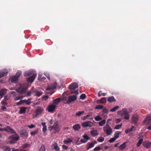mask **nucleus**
<instances>
[{
  "instance_id": "nucleus-29",
  "label": "nucleus",
  "mask_w": 151,
  "mask_h": 151,
  "mask_svg": "<svg viewBox=\"0 0 151 151\" xmlns=\"http://www.w3.org/2000/svg\"><path fill=\"white\" fill-rule=\"evenodd\" d=\"M126 142H124L119 147V149L122 150L124 149L126 147Z\"/></svg>"
},
{
  "instance_id": "nucleus-14",
  "label": "nucleus",
  "mask_w": 151,
  "mask_h": 151,
  "mask_svg": "<svg viewBox=\"0 0 151 151\" xmlns=\"http://www.w3.org/2000/svg\"><path fill=\"white\" fill-rule=\"evenodd\" d=\"M5 131L7 132L12 133H14L15 132V131L9 127H7L4 128Z\"/></svg>"
},
{
  "instance_id": "nucleus-54",
  "label": "nucleus",
  "mask_w": 151,
  "mask_h": 151,
  "mask_svg": "<svg viewBox=\"0 0 151 151\" xmlns=\"http://www.w3.org/2000/svg\"><path fill=\"white\" fill-rule=\"evenodd\" d=\"M101 150V147H95L94 149V150L96 151H97L98 150Z\"/></svg>"
},
{
  "instance_id": "nucleus-31",
  "label": "nucleus",
  "mask_w": 151,
  "mask_h": 151,
  "mask_svg": "<svg viewBox=\"0 0 151 151\" xmlns=\"http://www.w3.org/2000/svg\"><path fill=\"white\" fill-rule=\"evenodd\" d=\"M106 121L105 120H103L99 123V125L101 126H104L106 123Z\"/></svg>"
},
{
  "instance_id": "nucleus-60",
  "label": "nucleus",
  "mask_w": 151,
  "mask_h": 151,
  "mask_svg": "<svg viewBox=\"0 0 151 151\" xmlns=\"http://www.w3.org/2000/svg\"><path fill=\"white\" fill-rule=\"evenodd\" d=\"M80 141L83 143H85L87 142L86 140H85L84 139H81Z\"/></svg>"
},
{
  "instance_id": "nucleus-13",
  "label": "nucleus",
  "mask_w": 151,
  "mask_h": 151,
  "mask_svg": "<svg viewBox=\"0 0 151 151\" xmlns=\"http://www.w3.org/2000/svg\"><path fill=\"white\" fill-rule=\"evenodd\" d=\"M76 99L77 97L76 96H69L68 99V103H69L75 100Z\"/></svg>"
},
{
  "instance_id": "nucleus-56",
  "label": "nucleus",
  "mask_w": 151,
  "mask_h": 151,
  "mask_svg": "<svg viewBox=\"0 0 151 151\" xmlns=\"http://www.w3.org/2000/svg\"><path fill=\"white\" fill-rule=\"evenodd\" d=\"M116 139L114 137L111 138L110 140H109V142L111 143L114 142Z\"/></svg>"
},
{
  "instance_id": "nucleus-46",
  "label": "nucleus",
  "mask_w": 151,
  "mask_h": 151,
  "mask_svg": "<svg viewBox=\"0 0 151 151\" xmlns=\"http://www.w3.org/2000/svg\"><path fill=\"white\" fill-rule=\"evenodd\" d=\"M104 140V137H100L98 138L97 139V140L100 142H103Z\"/></svg>"
},
{
  "instance_id": "nucleus-39",
  "label": "nucleus",
  "mask_w": 151,
  "mask_h": 151,
  "mask_svg": "<svg viewBox=\"0 0 151 151\" xmlns=\"http://www.w3.org/2000/svg\"><path fill=\"white\" fill-rule=\"evenodd\" d=\"M121 132H116L114 135V137L116 139H117L119 137V135L120 134Z\"/></svg>"
},
{
  "instance_id": "nucleus-55",
  "label": "nucleus",
  "mask_w": 151,
  "mask_h": 151,
  "mask_svg": "<svg viewBox=\"0 0 151 151\" xmlns=\"http://www.w3.org/2000/svg\"><path fill=\"white\" fill-rule=\"evenodd\" d=\"M1 104L3 105H5L7 104V103L6 100H5L2 101L1 102Z\"/></svg>"
},
{
  "instance_id": "nucleus-59",
  "label": "nucleus",
  "mask_w": 151,
  "mask_h": 151,
  "mask_svg": "<svg viewBox=\"0 0 151 151\" xmlns=\"http://www.w3.org/2000/svg\"><path fill=\"white\" fill-rule=\"evenodd\" d=\"M11 93L13 96H16V92L15 91H12L11 92Z\"/></svg>"
},
{
  "instance_id": "nucleus-26",
  "label": "nucleus",
  "mask_w": 151,
  "mask_h": 151,
  "mask_svg": "<svg viewBox=\"0 0 151 151\" xmlns=\"http://www.w3.org/2000/svg\"><path fill=\"white\" fill-rule=\"evenodd\" d=\"M91 134L93 136H95L98 135V133L96 130H94L91 132Z\"/></svg>"
},
{
  "instance_id": "nucleus-19",
  "label": "nucleus",
  "mask_w": 151,
  "mask_h": 151,
  "mask_svg": "<svg viewBox=\"0 0 151 151\" xmlns=\"http://www.w3.org/2000/svg\"><path fill=\"white\" fill-rule=\"evenodd\" d=\"M26 108L24 107H20V110L19 111V113L20 114L24 113L26 111Z\"/></svg>"
},
{
  "instance_id": "nucleus-21",
  "label": "nucleus",
  "mask_w": 151,
  "mask_h": 151,
  "mask_svg": "<svg viewBox=\"0 0 151 151\" xmlns=\"http://www.w3.org/2000/svg\"><path fill=\"white\" fill-rule=\"evenodd\" d=\"M6 92V89H3L0 90V96H2L5 95Z\"/></svg>"
},
{
  "instance_id": "nucleus-27",
  "label": "nucleus",
  "mask_w": 151,
  "mask_h": 151,
  "mask_svg": "<svg viewBox=\"0 0 151 151\" xmlns=\"http://www.w3.org/2000/svg\"><path fill=\"white\" fill-rule=\"evenodd\" d=\"M42 125L43 126L42 131L44 132H45L47 129V127L45 122L42 123Z\"/></svg>"
},
{
  "instance_id": "nucleus-63",
  "label": "nucleus",
  "mask_w": 151,
  "mask_h": 151,
  "mask_svg": "<svg viewBox=\"0 0 151 151\" xmlns=\"http://www.w3.org/2000/svg\"><path fill=\"white\" fill-rule=\"evenodd\" d=\"M4 151H10V148L8 147H6Z\"/></svg>"
},
{
  "instance_id": "nucleus-38",
  "label": "nucleus",
  "mask_w": 151,
  "mask_h": 151,
  "mask_svg": "<svg viewBox=\"0 0 151 151\" xmlns=\"http://www.w3.org/2000/svg\"><path fill=\"white\" fill-rule=\"evenodd\" d=\"M84 113L83 111H78L76 113V115L78 116H81Z\"/></svg>"
},
{
  "instance_id": "nucleus-41",
  "label": "nucleus",
  "mask_w": 151,
  "mask_h": 151,
  "mask_svg": "<svg viewBox=\"0 0 151 151\" xmlns=\"http://www.w3.org/2000/svg\"><path fill=\"white\" fill-rule=\"evenodd\" d=\"M143 141V139H141L139 140L137 144V146L138 147H139L140 146V145L142 144Z\"/></svg>"
},
{
  "instance_id": "nucleus-30",
  "label": "nucleus",
  "mask_w": 151,
  "mask_h": 151,
  "mask_svg": "<svg viewBox=\"0 0 151 151\" xmlns=\"http://www.w3.org/2000/svg\"><path fill=\"white\" fill-rule=\"evenodd\" d=\"M42 74H39L38 75V79L40 81H42L44 80L45 78L42 77Z\"/></svg>"
},
{
  "instance_id": "nucleus-17",
  "label": "nucleus",
  "mask_w": 151,
  "mask_h": 151,
  "mask_svg": "<svg viewBox=\"0 0 151 151\" xmlns=\"http://www.w3.org/2000/svg\"><path fill=\"white\" fill-rule=\"evenodd\" d=\"M87 150H88L94 146V142L88 143H87Z\"/></svg>"
},
{
  "instance_id": "nucleus-16",
  "label": "nucleus",
  "mask_w": 151,
  "mask_h": 151,
  "mask_svg": "<svg viewBox=\"0 0 151 151\" xmlns=\"http://www.w3.org/2000/svg\"><path fill=\"white\" fill-rule=\"evenodd\" d=\"M138 116L137 114H135L132 116V121L134 123H136L138 120Z\"/></svg>"
},
{
  "instance_id": "nucleus-35",
  "label": "nucleus",
  "mask_w": 151,
  "mask_h": 151,
  "mask_svg": "<svg viewBox=\"0 0 151 151\" xmlns=\"http://www.w3.org/2000/svg\"><path fill=\"white\" fill-rule=\"evenodd\" d=\"M72 142V140L71 139H69L68 140H65L63 141L65 144H68Z\"/></svg>"
},
{
  "instance_id": "nucleus-12",
  "label": "nucleus",
  "mask_w": 151,
  "mask_h": 151,
  "mask_svg": "<svg viewBox=\"0 0 151 151\" xmlns=\"http://www.w3.org/2000/svg\"><path fill=\"white\" fill-rule=\"evenodd\" d=\"M36 76V74L35 73H34L32 76L27 79V80L28 82H30L32 83L33 81Z\"/></svg>"
},
{
  "instance_id": "nucleus-42",
  "label": "nucleus",
  "mask_w": 151,
  "mask_h": 151,
  "mask_svg": "<svg viewBox=\"0 0 151 151\" xmlns=\"http://www.w3.org/2000/svg\"><path fill=\"white\" fill-rule=\"evenodd\" d=\"M106 93H102V91H99V93H98V96L99 97H100L101 96H106Z\"/></svg>"
},
{
  "instance_id": "nucleus-23",
  "label": "nucleus",
  "mask_w": 151,
  "mask_h": 151,
  "mask_svg": "<svg viewBox=\"0 0 151 151\" xmlns=\"http://www.w3.org/2000/svg\"><path fill=\"white\" fill-rule=\"evenodd\" d=\"M73 128L75 130H78L81 128L80 125L79 124H77L73 126Z\"/></svg>"
},
{
  "instance_id": "nucleus-4",
  "label": "nucleus",
  "mask_w": 151,
  "mask_h": 151,
  "mask_svg": "<svg viewBox=\"0 0 151 151\" xmlns=\"http://www.w3.org/2000/svg\"><path fill=\"white\" fill-rule=\"evenodd\" d=\"M27 89L26 85L24 84H23L21 85L20 87L16 90L22 94H23L25 92Z\"/></svg>"
},
{
  "instance_id": "nucleus-15",
  "label": "nucleus",
  "mask_w": 151,
  "mask_h": 151,
  "mask_svg": "<svg viewBox=\"0 0 151 151\" xmlns=\"http://www.w3.org/2000/svg\"><path fill=\"white\" fill-rule=\"evenodd\" d=\"M143 145L145 147L147 148L151 147V142L149 141H146L143 142Z\"/></svg>"
},
{
  "instance_id": "nucleus-24",
  "label": "nucleus",
  "mask_w": 151,
  "mask_h": 151,
  "mask_svg": "<svg viewBox=\"0 0 151 151\" xmlns=\"http://www.w3.org/2000/svg\"><path fill=\"white\" fill-rule=\"evenodd\" d=\"M33 93H34V95L38 97L40 96L42 94V92L37 91H34L33 92Z\"/></svg>"
},
{
  "instance_id": "nucleus-43",
  "label": "nucleus",
  "mask_w": 151,
  "mask_h": 151,
  "mask_svg": "<svg viewBox=\"0 0 151 151\" xmlns=\"http://www.w3.org/2000/svg\"><path fill=\"white\" fill-rule=\"evenodd\" d=\"M53 145L54 146V149L56 151H59V150L60 148L57 145Z\"/></svg>"
},
{
  "instance_id": "nucleus-6",
  "label": "nucleus",
  "mask_w": 151,
  "mask_h": 151,
  "mask_svg": "<svg viewBox=\"0 0 151 151\" xmlns=\"http://www.w3.org/2000/svg\"><path fill=\"white\" fill-rule=\"evenodd\" d=\"M82 126L84 127H91L94 126L92 122L90 121H87L82 124Z\"/></svg>"
},
{
  "instance_id": "nucleus-36",
  "label": "nucleus",
  "mask_w": 151,
  "mask_h": 151,
  "mask_svg": "<svg viewBox=\"0 0 151 151\" xmlns=\"http://www.w3.org/2000/svg\"><path fill=\"white\" fill-rule=\"evenodd\" d=\"M22 97L23 96L22 95H20L18 96H14V99L15 101L18 100L22 98Z\"/></svg>"
},
{
  "instance_id": "nucleus-25",
  "label": "nucleus",
  "mask_w": 151,
  "mask_h": 151,
  "mask_svg": "<svg viewBox=\"0 0 151 151\" xmlns=\"http://www.w3.org/2000/svg\"><path fill=\"white\" fill-rule=\"evenodd\" d=\"M7 72L6 71H0V78L5 76L7 73Z\"/></svg>"
},
{
  "instance_id": "nucleus-62",
  "label": "nucleus",
  "mask_w": 151,
  "mask_h": 151,
  "mask_svg": "<svg viewBox=\"0 0 151 151\" xmlns=\"http://www.w3.org/2000/svg\"><path fill=\"white\" fill-rule=\"evenodd\" d=\"M121 121V119H117L115 120L116 123H118L119 122Z\"/></svg>"
},
{
  "instance_id": "nucleus-47",
  "label": "nucleus",
  "mask_w": 151,
  "mask_h": 151,
  "mask_svg": "<svg viewBox=\"0 0 151 151\" xmlns=\"http://www.w3.org/2000/svg\"><path fill=\"white\" fill-rule=\"evenodd\" d=\"M80 99L82 100H84L86 98V95L84 94H82L80 96Z\"/></svg>"
},
{
  "instance_id": "nucleus-9",
  "label": "nucleus",
  "mask_w": 151,
  "mask_h": 151,
  "mask_svg": "<svg viewBox=\"0 0 151 151\" xmlns=\"http://www.w3.org/2000/svg\"><path fill=\"white\" fill-rule=\"evenodd\" d=\"M31 100V99H29L27 100H20L19 102L16 103V105H19L24 103L27 105H29L31 103L30 101Z\"/></svg>"
},
{
  "instance_id": "nucleus-20",
  "label": "nucleus",
  "mask_w": 151,
  "mask_h": 151,
  "mask_svg": "<svg viewBox=\"0 0 151 151\" xmlns=\"http://www.w3.org/2000/svg\"><path fill=\"white\" fill-rule=\"evenodd\" d=\"M11 82L13 83H16L18 80L17 77L15 76L11 77L10 78Z\"/></svg>"
},
{
  "instance_id": "nucleus-8",
  "label": "nucleus",
  "mask_w": 151,
  "mask_h": 151,
  "mask_svg": "<svg viewBox=\"0 0 151 151\" xmlns=\"http://www.w3.org/2000/svg\"><path fill=\"white\" fill-rule=\"evenodd\" d=\"M56 106L53 104H50L47 108V109L50 112L52 113L55 109Z\"/></svg>"
},
{
  "instance_id": "nucleus-7",
  "label": "nucleus",
  "mask_w": 151,
  "mask_h": 151,
  "mask_svg": "<svg viewBox=\"0 0 151 151\" xmlns=\"http://www.w3.org/2000/svg\"><path fill=\"white\" fill-rule=\"evenodd\" d=\"M150 122H151V115H148L144 120L143 122V124L144 125H148Z\"/></svg>"
},
{
  "instance_id": "nucleus-5",
  "label": "nucleus",
  "mask_w": 151,
  "mask_h": 151,
  "mask_svg": "<svg viewBox=\"0 0 151 151\" xmlns=\"http://www.w3.org/2000/svg\"><path fill=\"white\" fill-rule=\"evenodd\" d=\"M18 139V137L16 134L12 135L9 138V141L11 144H13L14 142L17 140Z\"/></svg>"
},
{
  "instance_id": "nucleus-50",
  "label": "nucleus",
  "mask_w": 151,
  "mask_h": 151,
  "mask_svg": "<svg viewBox=\"0 0 151 151\" xmlns=\"http://www.w3.org/2000/svg\"><path fill=\"white\" fill-rule=\"evenodd\" d=\"M27 127H29L30 129H32L35 127V126L32 124H31L30 125H27Z\"/></svg>"
},
{
  "instance_id": "nucleus-3",
  "label": "nucleus",
  "mask_w": 151,
  "mask_h": 151,
  "mask_svg": "<svg viewBox=\"0 0 151 151\" xmlns=\"http://www.w3.org/2000/svg\"><path fill=\"white\" fill-rule=\"evenodd\" d=\"M104 131L107 135H111L112 132V129L109 126V124H106V126L104 127Z\"/></svg>"
},
{
  "instance_id": "nucleus-1",
  "label": "nucleus",
  "mask_w": 151,
  "mask_h": 151,
  "mask_svg": "<svg viewBox=\"0 0 151 151\" xmlns=\"http://www.w3.org/2000/svg\"><path fill=\"white\" fill-rule=\"evenodd\" d=\"M117 114L122 117L124 116V119H129V112L125 108H124L118 111L117 112Z\"/></svg>"
},
{
  "instance_id": "nucleus-28",
  "label": "nucleus",
  "mask_w": 151,
  "mask_h": 151,
  "mask_svg": "<svg viewBox=\"0 0 151 151\" xmlns=\"http://www.w3.org/2000/svg\"><path fill=\"white\" fill-rule=\"evenodd\" d=\"M20 133L22 135L24 134L26 137L27 136V130L25 129H22L20 131Z\"/></svg>"
},
{
  "instance_id": "nucleus-34",
  "label": "nucleus",
  "mask_w": 151,
  "mask_h": 151,
  "mask_svg": "<svg viewBox=\"0 0 151 151\" xmlns=\"http://www.w3.org/2000/svg\"><path fill=\"white\" fill-rule=\"evenodd\" d=\"M119 106H116L115 107H114L112 109L110 110V111L114 112L116 111L117 109H118L119 108Z\"/></svg>"
},
{
  "instance_id": "nucleus-10",
  "label": "nucleus",
  "mask_w": 151,
  "mask_h": 151,
  "mask_svg": "<svg viewBox=\"0 0 151 151\" xmlns=\"http://www.w3.org/2000/svg\"><path fill=\"white\" fill-rule=\"evenodd\" d=\"M52 128H53V129L55 131H58L61 128L58 125L57 122H55Z\"/></svg>"
},
{
  "instance_id": "nucleus-33",
  "label": "nucleus",
  "mask_w": 151,
  "mask_h": 151,
  "mask_svg": "<svg viewBox=\"0 0 151 151\" xmlns=\"http://www.w3.org/2000/svg\"><path fill=\"white\" fill-rule=\"evenodd\" d=\"M32 74V72L31 71H28L25 72L24 76H25L30 75Z\"/></svg>"
},
{
  "instance_id": "nucleus-45",
  "label": "nucleus",
  "mask_w": 151,
  "mask_h": 151,
  "mask_svg": "<svg viewBox=\"0 0 151 151\" xmlns=\"http://www.w3.org/2000/svg\"><path fill=\"white\" fill-rule=\"evenodd\" d=\"M40 151H45V147L44 145H42L40 149Z\"/></svg>"
},
{
  "instance_id": "nucleus-51",
  "label": "nucleus",
  "mask_w": 151,
  "mask_h": 151,
  "mask_svg": "<svg viewBox=\"0 0 151 151\" xmlns=\"http://www.w3.org/2000/svg\"><path fill=\"white\" fill-rule=\"evenodd\" d=\"M32 92H32V90L28 92L27 93L26 96H30L31 95V93Z\"/></svg>"
},
{
  "instance_id": "nucleus-11",
  "label": "nucleus",
  "mask_w": 151,
  "mask_h": 151,
  "mask_svg": "<svg viewBox=\"0 0 151 151\" xmlns=\"http://www.w3.org/2000/svg\"><path fill=\"white\" fill-rule=\"evenodd\" d=\"M78 87V84L76 83L71 84L69 86V88L72 90H73Z\"/></svg>"
},
{
  "instance_id": "nucleus-48",
  "label": "nucleus",
  "mask_w": 151,
  "mask_h": 151,
  "mask_svg": "<svg viewBox=\"0 0 151 151\" xmlns=\"http://www.w3.org/2000/svg\"><path fill=\"white\" fill-rule=\"evenodd\" d=\"M103 108V106L101 105H99L96 107L95 109H101Z\"/></svg>"
},
{
  "instance_id": "nucleus-22",
  "label": "nucleus",
  "mask_w": 151,
  "mask_h": 151,
  "mask_svg": "<svg viewBox=\"0 0 151 151\" xmlns=\"http://www.w3.org/2000/svg\"><path fill=\"white\" fill-rule=\"evenodd\" d=\"M106 101V98L103 97L101 98V99L98 100L97 102L100 103H104Z\"/></svg>"
},
{
  "instance_id": "nucleus-57",
  "label": "nucleus",
  "mask_w": 151,
  "mask_h": 151,
  "mask_svg": "<svg viewBox=\"0 0 151 151\" xmlns=\"http://www.w3.org/2000/svg\"><path fill=\"white\" fill-rule=\"evenodd\" d=\"M71 93H72L74 94H78V91H72L71 92Z\"/></svg>"
},
{
  "instance_id": "nucleus-52",
  "label": "nucleus",
  "mask_w": 151,
  "mask_h": 151,
  "mask_svg": "<svg viewBox=\"0 0 151 151\" xmlns=\"http://www.w3.org/2000/svg\"><path fill=\"white\" fill-rule=\"evenodd\" d=\"M43 109L42 108H39L37 109V112L39 113H41L43 111Z\"/></svg>"
},
{
  "instance_id": "nucleus-32",
  "label": "nucleus",
  "mask_w": 151,
  "mask_h": 151,
  "mask_svg": "<svg viewBox=\"0 0 151 151\" xmlns=\"http://www.w3.org/2000/svg\"><path fill=\"white\" fill-rule=\"evenodd\" d=\"M108 100L110 102H111L116 101V100L115 99L114 97L113 96L109 98L108 99Z\"/></svg>"
},
{
  "instance_id": "nucleus-18",
  "label": "nucleus",
  "mask_w": 151,
  "mask_h": 151,
  "mask_svg": "<svg viewBox=\"0 0 151 151\" xmlns=\"http://www.w3.org/2000/svg\"><path fill=\"white\" fill-rule=\"evenodd\" d=\"M61 99L60 98H57L54 100L53 104L55 105H57L60 102Z\"/></svg>"
},
{
  "instance_id": "nucleus-44",
  "label": "nucleus",
  "mask_w": 151,
  "mask_h": 151,
  "mask_svg": "<svg viewBox=\"0 0 151 151\" xmlns=\"http://www.w3.org/2000/svg\"><path fill=\"white\" fill-rule=\"evenodd\" d=\"M94 119L96 121H99L102 119V118L99 116H96L94 118Z\"/></svg>"
},
{
  "instance_id": "nucleus-2",
  "label": "nucleus",
  "mask_w": 151,
  "mask_h": 151,
  "mask_svg": "<svg viewBox=\"0 0 151 151\" xmlns=\"http://www.w3.org/2000/svg\"><path fill=\"white\" fill-rule=\"evenodd\" d=\"M57 86V83H55L52 84H50L49 85L46 90V92L50 94L53 93V90L55 89Z\"/></svg>"
},
{
  "instance_id": "nucleus-61",
  "label": "nucleus",
  "mask_w": 151,
  "mask_h": 151,
  "mask_svg": "<svg viewBox=\"0 0 151 151\" xmlns=\"http://www.w3.org/2000/svg\"><path fill=\"white\" fill-rule=\"evenodd\" d=\"M62 148L63 149L66 150L68 148V147L65 145H62Z\"/></svg>"
},
{
  "instance_id": "nucleus-53",
  "label": "nucleus",
  "mask_w": 151,
  "mask_h": 151,
  "mask_svg": "<svg viewBox=\"0 0 151 151\" xmlns=\"http://www.w3.org/2000/svg\"><path fill=\"white\" fill-rule=\"evenodd\" d=\"M83 137L84 139L85 140H86L87 141L89 139V138L88 137V136H87L86 135H83Z\"/></svg>"
},
{
  "instance_id": "nucleus-58",
  "label": "nucleus",
  "mask_w": 151,
  "mask_h": 151,
  "mask_svg": "<svg viewBox=\"0 0 151 151\" xmlns=\"http://www.w3.org/2000/svg\"><path fill=\"white\" fill-rule=\"evenodd\" d=\"M44 75L47 77L48 80L50 79L49 74L48 73H44Z\"/></svg>"
},
{
  "instance_id": "nucleus-37",
  "label": "nucleus",
  "mask_w": 151,
  "mask_h": 151,
  "mask_svg": "<svg viewBox=\"0 0 151 151\" xmlns=\"http://www.w3.org/2000/svg\"><path fill=\"white\" fill-rule=\"evenodd\" d=\"M38 129L34 131L31 132L30 133V134L31 136H34L35 134H37L38 132Z\"/></svg>"
},
{
  "instance_id": "nucleus-40",
  "label": "nucleus",
  "mask_w": 151,
  "mask_h": 151,
  "mask_svg": "<svg viewBox=\"0 0 151 151\" xmlns=\"http://www.w3.org/2000/svg\"><path fill=\"white\" fill-rule=\"evenodd\" d=\"M122 126V124H118L116 125L114 127V129H119Z\"/></svg>"
},
{
  "instance_id": "nucleus-64",
  "label": "nucleus",
  "mask_w": 151,
  "mask_h": 151,
  "mask_svg": "<svg viewBox=\"0 0 151 151\" xmlns=\"http://www.w3.org/2000/svg\"><path fill=\"white\" fill-rule=\"evenodd\" d=\"M48 96H45L43 97V99L44 100H46L48 99Z\"/></svg>"
},
{
  "instance_id": "nucleus-49",
  "label": "nucleus",
  "mask_w": 151,
  "mask_h": 151,
  "mask_svg": "<svg viewBox=\"0 0 151 151\" xmlns=\"http://www.w3.org/2000/svg\"><path fill=\"white\" fill-rule=\"evenodd\" d=\"M21 74V71H19L17 72V73L16 74V75L15 76H16L17 77V78H18V77L20 76Z\"/></svg>"
}]
</instances>
